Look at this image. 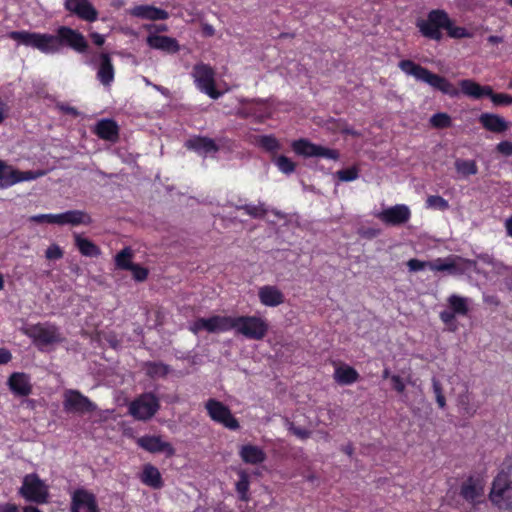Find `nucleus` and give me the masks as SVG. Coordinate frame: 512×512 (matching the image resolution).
Masks as SVG:
<instances>
[{
  "label": "nucleus",
  "instance_id": "nucleus-1",
  "mask_svg": "<svg viewBox=\"0 0 512 512\" xmlns=\"http://www.w3.org/2000/svg\"><path fill=\"white\" fill-rule=\"evenodd\" d=\"M7 37L46 55L59 53L62 47H68L79 54H85L89 49V43L85 36L80 31L68 26H59L56 34L22 30L11 31Z\"/></svg>",
  "mask_w": 512,
  "mask_h": 512
},
{
  "label": "nucleus",
  "instance_id": "nucleus-2",
  "mask_svg": "<svg viewBox=\"0 0 512 512\" xmlns=\"http://www.w3.org/2000/svg\"><path fill=\"white\" fill-rule=\"evenodd\" d=\"M267 319L256 315L221 316L214 315L209 318H198L189 327L194 334L205 330L209 333L234 330L236 334L246 339L261 341L269 332Z\"/></svg>",
  "mask_w": 512,
  "mask_h": 512
},
{
  "label": "nucleus",
  "instance_id": "nucleus-3",
  "mask_svg": "<svg viewBox=\"0 0 512 512\" xmlns=\"http://www.w3.org/2000/svg\"><path fill=\"white\" fill-rule=\"evenodd\" d=\"M398 67L407 75L413 76L416 80L430 85L435 90L442 92L450 97L458 95V90L445 77L435 74L427 68L415 63L412 60L404 59L398 63Z\"/></svg>",
  "mask_w": 512,
  "mask_h": 512
},
{
  "label": "nucleus",
  "instance_id": "nucleus-4",
  "mask_svg": "<svg viewBox=\"0 0 512 512\" xmlns=\"http://www.w3.org/2000/svg\"><path fill=\"white\" fill-rule=\"evenodd\" d=\"M489 499L499 509H512V466L502 468L494 478Z\"/></svg>",
  "mask_w": 512,
  "mask_h": 512
},
{
  "label": "nucleus",
  "instance_id": "nucleus-5",
  "mask_svg": "<svg viewBox=\"0 0 512 512\" xmlns=\"http://www.w3.org/2000/svg\"><path fill=\"white\" fill-rule=\"evenodd\" d=\"M449 15L441 9L431 10L426 19H420L416 22L421 35L427 39L440 41L443 37L442 29L446 30L449 26Z\"/></svg>",
  "mask_w": 512,
  "mask_h": 512
},
{
  "label": "nucleus",
  "instance_id": "nucleus-6",
  "mask_svg": "<svg viewBox=\"0 0 512 512\" xmlns=\"http://www.w3.org/2000/svg\"><path fill=\"white\" fill-rule=\"evenodd\" d=\"M195 86L212 99H218L222 93L216 88L215 70L208 64L197 63L191 73Z\"/></svg>",
  "mask_w": 512,
  "mask_h": 512
},
{
  "label": "nucleus",
  "instance_id": "nucleus-7",
  "mask_svg": "<svg viewBox=\"0 0 512 512\" xmlns=\"http://www.w3.org/2000/svg\"><path fill=\"white\" fill-rule=\"evenodd\" d=\"M459 496L473 508L485 501V480L479 475H471L459 486Z\"/></svg>",
  "mask_w": 512,
  "mask_h": 512
},
{
  "label": "nucleus",
  "instance_id": "nucleus-8",
  "mask_svg": "<svg viewBox=\"0 0 512 512\" xmlns=\"http://www.w3.org/2000/svg\"><path fill=\"white\" fill-rule=\"evenodd\" d=\"M159 399L151 392L142 393L128 407L129 414L136 420L151 419L159 410Z\"/></svg>",
  "mask_w": 512,
  "mask_h": 512
},
{
  "label": "nucleus",
  "instance_id": "nucleus-9",
  "mask_svg": "<svg viewBox=\"0 0 512 512\" xmlns=\"http://www.w3.org/2000/svg\"><path fill=\"white\" fill-rule=\"evenodd\" d=\"M205 409L209 417L216 423L229 430H238L239 421L234 417L230 408L219 400L210 398L205 403Z\"/></svg>",
  "mask_w": 512,
  "mask_h": 512
},
{
  "label": "nucleus",
  "instance_id": "nucleus-10",
  "mask_svg": "<svg viewBox=\"0 0 512 512\" xmlns=\"http://www.w3.org/2000/svg\"><path fill=\"white\" fill-rule=\"evenodd\" d=\"M19 493L26 500L43 504L48 499V489L44 482L36 474H28L23 479Z\"/></svg>",
  "mask_w": 512,
  "mask_h": 512
},
{
  "label": "nucleus",
  "instance_id": "nucleus-11",
  "mask_svg": "<svg viewBox=\"0 0 512 512\" xmlns=\"http://www.w3.org/2000/svg\"><path fill=\"white\" fill-rule=\"evenodd\" d=\"M293 151L305 158L319 157L331 160L339 159V152L336 149H330L321 145H316L307 139H299L292 142Z\"/></svg>",
  "mask_w": 512,
  "mask_h": 512
},
{
  "label": "nucleus",
  "instance_id": "nucleus-12",
  "mask_svg": "<svg viewBox=\"0 0 512 512\" xmlns=\"http://www.w3.org/2000/svg\"><path fill=\"white\" fill-rule=\"evenodd\" d=\"M63 408L67 413L86 414L94 412L97 406L80 391L67 389L63 394Z\"/></svg>",
  "mask_w": 512,
  "mask_h": 512
},
{
  "label": "nucleus",
  "instance_id": "nucleus-13",
  "mask_svg": "<svg viewBox=\"0 0 512 512\" xmlns=\"http://www.w3.org/2000/svg\"><path fill=\"white\" fill-rule=\"evenodd\" d=\"M26 334L37 346H48L63 340L59 329L50 323L35 324L26 331Z\"/></svg>",
  "mask_w": 512,
  "mask_h": 512
},
{
  "label": "nucleus",
  "instance_id": "nucleus-14",
  "mask_svg": "<svg viewBox=\"0 0 512 512\" xmlns=\"http://www.w3.org/2000/svg\"><path fill=\"white\" fill-rule=\"evenodd\" d=\"M376 217L386 225L400 226L407 223L411 217L410 209L404 204H397L379 212Z\"/></svg>",
  "mask_w": 512,
  "mask_h": 512
},
{
  "label": "nucleus",
  "instance_id": "nucleus-15",
  "mask_svg": "<svg viewBox=\"0 0 512 512\" xmlns=\"http://www.w3.org/2000/svg\"><path fill=\"white\" fill-rule=\"evenodd\" d=\"M72 512H99L96 497L86 489H76L72 494Z\"/></svg>",
  "mask_w": 512,
  "mask_h": 512
},
{
  "label": "nucleus",
  "instance_id": "nucleus-16",
  "mask_svg": "<svg viewBox=\"0 0 512 512\" xmlns=\"http://www.w3.org/2000/svg\"><path fill=\"white\" fill-rule=\"evenodd\" d=\"M64 7L81 20L94 22L98 18V11L89 0H65Z\"/></svg>",
  "mask_w": 512,
  "mask_h": 512
},
{
  "label": "nucleus",
  "instance_id": "nucleus-17",
  "mask_svg": "<svg viewBox=\"0 0 512 512\" xmlns=\"http://www.w3.org/2000/svg\"><path fill=\"white\" fill-rule=\"evenodd\" d=\"M137 445L150 453H164L166 457L175 455L172 444L162 440L160 436H142L137 439Z\"/></svg>",
  "mask_w": 512,
  "mask_h": 512
},
{
  "label": "nucleus",
  "instance_id": "nucleus-18",
  "mask_svg": "<svg viewBox=\"0 0 512 512\" xmlns=\"http://www.w3.org/2000/svg\"><path fill=\"white\" fill-rule=\"evenodd\" d=\"M146 43L150 48L160 50L168 54H175L180 51L178 41L170 36L150 34L146 38Z\"/></svg>",
  "mask_w": 512,
  "mask_h": 512
},
{
  "label": "nucleus",
  "instance_id": "nucleus-19",
  "mask_svg": "<svg viewBox=\"0 0 512 512\" xmlns=\"http://www.w3.org/2000/svg\"><path fill=\"white\" fill-rule=\"evenodd\" d=\"M8 386L17 397H27L32 392L30 377L21 372H14L8 378Z\"/></svg>",
  "mask_w": 512,
  "mask_h": 512
},
{
  "label": "nucleus",
  "instance_id": "nucleus-20",
  "mask_svg": "<svg viewBox=\"0 0 512 512\" xmlns=\"http://www.w3.org/2000/svg\"><path fill=\"white\" fill-rule=\"evenodd\" d=\"M100 63L97 70V79L105 87H110L114 81L115 69L109 53L102 52L99 55Z\"/></svg>",
  "mask_w": 512,
  "mask_h": 512
},
{
  "label": "nucleus",
  "instance_id": "nucleus-21",
  "mask_svg": "<svg viewBox=\"0 0 512 512\" xmlns=\"http://www.w3.org/2000/svg\"><path fill=\"white\" fill-rule=\"evenodd\" d=\"M129 14L133 17L157 21L169 18V13L161 8L152 5H136L130 9Z\"/></svg>",
  "mask_w": 512,
  "mask_h": 512
},
{
  "label": "nucleus",
  "instance_id": "nucleus-22",
  "mask_svg": "<svg viewBox=\"0 0 512 512\" xmlns=\"http://www.w3.org/2000/svg\"><path fill=\"white\" fill-rule=\"evenodd\" d=\"M258 297L264 306L276 307L284 303L285 296L282 291L273 285H264L258 290Z\"/></svg>",
  "mask_w": 512,
  "mask_h": 512
},
{
  "label": "nucleus",
  "instance_id": "nucleus-23",
  "mask_svg": "<svg viewBox=\"0 0 512 512\" xmlns=\"http://www.w3.org/2000/svg\"><path fill=\"white\" fill-rule=\"evenodd\" d=\"M461 92L473 99H482L492 93V87L489 85H480L474 80L464 79L459 82Z\"/></svg>",
  "mask_w": 512,
  "mask_h": 512
},
{
  "label": "nucleus",
  "instance_id": "nucleus-24",
  "mask_svg": "<svg viewBox=\"0 0 512 512\" xmlns=\"http://www.w3.org/2000/svg\"><path fill=\"white\" fill-rule=\"evenodd\" d=\"M430 270L447 272L451 275L462 274V267L458 265V256L450 255L446 258H437L431 261Z\"/></svg>",
  "mask_w": 512,
  "mask_h": 512
},
{
  "label": "nucleus",
  "instance_id": "nucleus-25",
  "mask_svg": "<svg viewBox=\"0 0 512 512\" xmlns=\"http://www.w3.org/2000/svg\"><path fill=\"white\" fill-rule=\"evenodd\" d=\"M92 223V219L88 213L81 210H70L61 214H57V225L70 224L73 226L77 225H89Z\"/></svg>",
  "mask_w": 512,
  "mask_h": 512
},
{
  "label": "nucleus",
  "instance_id": "nucleus-26",
  "mask_svg": "<svg viewBox=\"0 0 512 512\" xmlns=\"http://www.w3.org/2000/svg\"><path fill=\"white\" fill-rule=\"evenodd\" d=\"M239 456L246 464L258 465L266 460L264 450L256 445L246 444L240 448Z\"/></svg>",
  "mask_w": 512,
  "mask_h": 512
},
{
  "label": "nucleus",
  "instance_id": "nucleus-27",
  "mask_svg": "<svg viewBox=\"0 0 512 512\" xmlns=\"http://www.w3.org/2000/svg\"><path fill=\"white\" fill-rule=\"evenodd\" d=\"M140 480L143 484L153 489H161L164 486L160 471L152 464L144 465Z\"/></svg>",
  "mask_w": 512,
  "mask_h": 512
},
{
  "label": "nucleus",
  "instance_id": "nucleus-28",
  "mask_svg": "<svg viewBox=\"0 0 512 512\" xmlns=\"http://www.w3.org/2000/svg\"><path fill=\"white\" fill-rule=\"evenodd\" d=\"M186 147L193 149L199 154H211L218 151L219 147L214 140L207 137H194L186 142Z\"/></svg>",
  "mask_w": 512,
  "mask_h": 512
},
{
  "label": "nucleus",
  "instance_id": "nucleus-29",
  "mask_svg": "<svg viewBox=\"0 0 512 512\" xmlns=\"http://www.w3.org/2000/svg\"><path fill=\"white\" fill-rule=\"evenodd\" d=\"M333 377L340 385H350L358 381L360 375L353 367L349 365H341L336 367Z\"/></svg>",
  "mask_w": 512,
  "mask_h": 512
},
{
  "label": "nucleus",
  "instance_id": "nucleus-30",
  "mask_svg": "<svg viewBox=\"0 0 512 512\" xmlns=\"http://www.w3.org/2000/svg\"><path fill=\"white\" fill-rule=\"evenodd\" d=\"M471 300L467 297L452 294L447 299L448 308L456 316H467L470 311Z\"/></svg>",
  "mask_w": 512,
  "mask_h": 512
},
{
  "label": "nucleus",
  "instance_id": "nucleus-31",
  "mask_svg": "<svg viewBox=\"0 0 512 512\" xmlns=\"http://www.w3.org/2000/svg\"><path fill=\"white\" fill-rule=\"evenodd\" d=\"M74 243L83 256L97 257L101 254L100 248L95 243L79 234H74Z\"/></svg>",
  "mask_w": 512,
  "mask_h": 512
},
{
  "label": "nucleus",
  "instance_id": "nucleus-32",
  "mask_svg": "<svg viewBox=\"0 0 512 512\" xmlns=\"http://www.w3.org/2000/svg\"><path fill=\"white\" fill-rule=\"evenodd\" d=\"M18 183L17 170L0 160V188H6Z\"/></svg>",
  "mask_w": 512,
  "mask_h": 512
},
{
  "label": "nucleus",
  "instance_id": "nucleus-33",
  "mask_svg": "<svg viewBox=\"0 0 512 512\" xmlns=\"http://www.w3.org/2000/svg\"><path fill=\"white\" fill-rule=\"evenodd\" d=\"M255 144L273 154H276L281 149L279 141L271 135L255 137Z\"/></svg>",
  "mask_w": 512,
  "mask_h": 512
},
{
  "label": "nucleus",
  "instance_id": "nucleus-34",
  "mask_svg": "<svg viewBox=\"0 0 512 512\" xmlns=\"http://www.w3.org/2000/svg\"><path fill=\"white\" fill-rule=\"evenodd\" d=\"M455 169L462 177H468L478 173V167L474 160L456 159L454 163Z\"/></svg>",
  "mask_w": 512,
  "mask_h": 512
},
{
  "label": "nucleus",
  "instance_id": "nucleus-35",
  "mask_svg": "<svg viewBox=\"0 0 512 512\" xmlns=\"http://www.w3.org/2000/svg\"><path fill=\"white\" fill-rule=\"evenodd\" d=\"M144 369L149 377H165L170 372V367L162 362L148 361Z\"/></svg>",
  "mask_w": 512,
  "mask_h": 512
},
{
  "label": "nucleus",
  "instance_id": "nucleus-36",
  "mask_svg": "<svg viewBox=\"0 0 512 512\" xmlns=\"http://www.w3.org/2000/svg\"><path fill=\"white\" fill-rule=\"evenodd\" d=\"M483 128H507L504 118L490 113H483L479 118Z\"/></svg>",
  "mask_w": 512,
  "mask_h": 512
},
{
  "label": "nucleus",
  "instance_id": "nucleus-37",
  "mask_svg": "<svg viewBox=\"0 0 512 512\" xmlns=\"http://www.w3.org/2000/svg\"><path fill=\"white\" fill-rule=\"evenodd\" d=\"M133 258V252L131 248L126 247L122 249L119 253L115 256V265L117 268L122 270H128L132 263Z\"/></svg>",
  "mask_w": 512,
  "mask_h": 512
},
{
  "label": "nucleus",
  "instance_id": "nucleus-38",
  "mask_svg": "<svg viewBox=\"0 0 512 512\" xmlns=\"http://www.w3.org/2000/svg\"><path fill=\"white\" fill-rule=\"evenodd\" d=\"M249 475L245 471L239 472V480L236 483V491L239 494V498L242 501H249Z\"/></svg>",
  "mask_w": 512,
  "mask_h": 512
},
{
  "label": "nucleus",
  "instance_id": "nucleus-39",
  "mask_svg": "<svg viewBox=\"0 0 512 512\" xmlns=\"http://www.w3.org/2000/svg\"><path fill=\"white\" fill-rule=\"evenodd\" d=\"M272 161L284 174H291L295 171L296 164L284 155L273 156Z\"/></svg>",
  "mask_w": 512,
  "mask_h": 512
},
{
  "label": "nucleus",
  "instance_id": "nucleus-40",
  "mask_svg": "<svg viewBox=\"0 0 512 512\" xmlns=\"http://www.w3.org/2000/svg\"><path fill=\"white\" fill-rule=\"evenodd\" d=\"M449 27L446 28L447 35L453 39L472 38L473 33L465 27L454 25L453 21L449 18Z\"/></svg>",
  "mask_w": 512,
  "mask_h": 512
},
{
  "label": "nucleus",
  "instance_id": "nucleus-41",
  "mask_svg": "<svg viewBox=\"0 0 512 512\" xmlns=\"http://www.w3.org/2000/svg\"><path fill=\"white\" fill-rule=\"evenodd\" d=\"M451 121V117L444 112L436 113L430 118V124L433 128H449Z\"/></svg>",
  "mask_w": 512,
  "mask_h": 512
},
{
  "label": "nucleus",
  "instance_id": "nucleus-42",
  "mask_svg": "<svg viewBox=\"0 0 512 512\" xmlns=\"http://www.w3.org/2000/svg\"><path fill=\"white\" fill-rule=\"evenodd\" d=\"M458 406L464 414L469 417L473 416L477 411V408L470 404V396L468 393L459 395Z\"/></svg>",
  "mask_w": 512,
  "mask_h": 512
},
{
  "label": "nucleus",
  "instance_id": "nucleus-43",
  "mask_svg": "<svg viewBox=\"0 0 512 512\" xmlns=\"http://www.w3.org/2000/svg\"><path fill=\"white\" fill-rule=\"evenodd\" d=\"M426 204L428 208L437 209V210H447L449 208L448 201L443 197L438 195H431L427 198Z\"/></svg>",
  "mask_w": 512,
  "mask_h": 512
},
{
  "label": "nucleus",
  "instance_id": "nucleus-44",
  "mask_svg": "<svg viewBox=\"0 0 512 512\" xmlns=\"http://www.w3.org/2000/svg\"><path fill=\"white\" fill-rule=\"evenodd\" d=\"M495 106H509L512 104V95L506 93H492L488 96Z\"/></svg>",
  "mask_w": 512,
  "mask_h": 512
},
{
  "label": "nucleus",
  "instance_id": "nucleus-45",
  "mask_svg": "<svg viewBox=\"0 0 512 512\" xmlns=\"http://www.w3.org/2000/svg\"><path fill=\"white\" fill-rule=\"evenodd\" d=\"M238 209L244 210L248 215L253 218H261L266 214V209L262 205H243Z\"/></svg>",
  "mask_w": 512,
  "mask_h": 512
},
{
  "label": "nucleus",
  "instance_id": "nucleus-46",
  "mask_svg": "<svg viewBox=\"0 0 512 512\" xmlns=\"http://www.w3.org/2000/svg\"><path fill=\"white\" fill-rule=\"evenodd\" d=\"M92 132L100 139L115 143L119 139V130H92Z\"/></svg>",
  "mask_w": 512,
  "mask_h": 512
},
{
  "label": "nucleus",
  "instance_id": "nucleus-47",
  "mask_svg": "<svg viewBox=\"0 0 512 512\" xmlns=\"http://www.w3.org/2000/svg\"><path fill=\"white\" fill-rule=\"evenodd\" d=\"M336 175L341 181H353L358 178V169L356 167H350L342 169L336 172Z\"/></svg>",
  "mask_w": 512,
  "mask_h": 512
},
{
  "label": "nucleus",
  "instance_id": "nucleus-48",
  "mask_svg": "<svg viewBox=\"0 0 512 512\" xmlns=\"http://www.w3.org/2000/svg\"><path fill=\"white\" fill-rule=\"evenodd\" d=\"M287 426L288 430L301 440H306L311 436L310 430L303 427H298L293 422L287 421Z\"/></svg>",
  "mask_w": 512,
  "mask_h": 512
},
{
  "label": "nucleus",
  "instance_id": "nucleus-49",
  "mask_svg": "<svg viewBox=\"0 0 512 512\" xmlns=\"http://www.w3.org/2000/svg\"><path fill=\"white\" fill-rule=\"evenodd\" d=\"M128 270L132 272L134 280L138 282L145 281L149 274L148 269L140 266L139 264L131 265Z\"/></svg>",
  "mask_w": 512,
  "mask_h": 512
},
{
  "label": "nucleus",
  "instance_id": "nucleus-50",
  "mask_svg": "<svg viewBox=\"0 0 512 512\" xmlns=\"http://www.w3.org/2000/svg\"><path fill=\"white\" fill-rule=\"evenodd\" d=\"M56 109L63 114L68 115L73 118H77L81 115V112L77 110V108L69 105L68 103L58 102L56 103Z\"/></svg>",
  "mask_w": 512,
  "mask_h": 512
},
{
  "label": "nucleus",
  "instance_id": "nucleus-51",
  "mask_svg": "<svg viewBox=\"0 0 512 512\" xmlns=\"http://www.w3.org/2000/svg\"><path fill=\"white\" fill-rule=\"evenodd\" d=\"M29 221L35 222L38 224H42V223L57 224V214L34 215L29 218Z\"/></svg>",
  "mask_w": 512,
  "mask_h": 512
},
{
  "label": "nucleus",
  "instance_id": "nucleus-52",
  "mask_svg": "<svg viewBox=\"0 0 512 512\" xmlns=\"http://www.w3.org/2000/svg\"><path fill=\"white\" fill-rule=\"evenodd\" d=\"M64 252L57 244L50 245L45 251V257L48 260H59L63 257Z\"/></svg>",
  "mask_w": 512,
  "mask_h": 512
},
{
  "label": "nucleus",
  "instance_id": "nucleus-53",
  "mask_svg": "<svg viewBox=\"0 0 512 512\" xmlns=\"http://www.w3.org/2000/svg\"><path fill=\"white\" fill-rule=\"evenodd\" d=\"M430 265H431V261H421V260L416 259V258L410 259L407 262V267L412 272L421 271V270H423L425 268H429L430 269Z\"/></svg>",
  "mask_w": 512,
  "mask_h": 512
},
{
  "label": "nucleus",
  "instance_id": "nucleus-54",
  "mask_svg": "<svg viewBox=\"0 0 512 512\" xmlns=\"http://www.w3.org/2000/svg\"><path fill=\"white\" fill-rule=\"evenodd\" d=\"M477 258L482 261L483 263L487 264V265H491L493 266L494 268L500 270L502 268H505L506 269V266L501 263V262H498L494 259V257L490 254H487V253H483V254H479L477 256Z\"/></svg>",
  "mask_w": 512,
  "mask_h": 512
},
{
  "label": "nucleus",
  "instance_id": "nucleus-55",
  "mask_svg": "<svg viewBox=\"0 0 512 512\" xmlns=\"http://www.w3.org/2000/svg\"><path fill=\"white\" fill-rule=\"evenodd\" d=\"M43 174L44 173L42 171H24V172H21V171L17 170V179H18V182L29 181V180H34V179L42 176Z\"/></svg>",
  "mask_w": 512,
  "mask_h": 512
},
{
  "label": "nucleus",
  "instance_id": "nucleus-56",
  "mask_svg": "<svg viewBox=\"0 0 512 512\" xmlns=\"http://www.w3.org/2000/svg\"><path fill=\"white\" fill-rule=\"evenodd\" d=\"M458 265L462 267V273H464L467 269H473L477 271V261L472 259H466L458 256Z\"/></svg>",
  "mask_w": 512,
  "mask_h": 512
},
{
  "label": "nucleus",
  "instance_id": "nucleus-57",
  "mask_svg": "<svg viewBox=\"0 0 512 512\" xmlns=\"http://www.w3.org/2000/svg\"><path fill=\"white\" fill-rule=\"evenodd\" d=\"M496 150L504 156H512V142L502 141L497 144Z\"/></svg>",
  "mask_w": 512,
  "mask_h": 512
},
{
  "label": "nucleus",
  "instance_id": "nucleus-58",
  "mask_svg": "<svg viewBox=\"0 0 512 512\" xmlns=\"http://www.w3.org/2000/svg\"><path fill=\"white\" fill-rule=\"evenodd\" d=\"M439 316L441 321L447 326L452 325L456 318V315L449 308L441 311Z\"/></svg>",
  "mask_w": 512,
  "mask_h": 512
},
{
  "label": "nucleus",
  "instance_id": "nucleus-59",
  "mask_svg": "<svg viewBox=\"0 0 512 512\" xmlns=\"http://www.w3.org/2000/svg\"><path fill=\"white\" fill-rule=\"evenodd\" d=\"M392 387L398 393H403L405 391V384L400 376L392 375L391 376Z\"/></svg>",
  "mask_w": 512,
  "mask_h": 512
},
{
  "label": "nucleus",
  "instance_id": "nucleus-60",
  "mask_svg": "<svg viewBox=\"0 0 512 512\" xmlns=\"http://www.w3.org/2000/svg\"><path fill=\"white\" fill-rule=\"evenodd\" d=\"M94 128H119L116 121L113 119H101L98 121Z\"/></svg>",
  "mask_w": 512,
  "mask_h": 512
},
{
  "label": "nucleus",
  "instance_id": "nucleus-61",
  "mask_svg": "<svg viewBox=\"0 0 512 512\" xmlns=\"http://www.w3.org/2000/svg\"><path fill=\"white\" fill-rule=\"evenodd\" d=\"M143 28L148 31L154 30L156 33L168 31V26L166 24H145L143 25Z\"/></svg>",
  "mask_w": 512,
  "mask_h": 512
},
{
  "label": "nucleus",
  "instance_id": "nucleus-62",
  "mask_svg": "<svg viewBox=\"0 0 512 512\" xmlns=\"http://www.w3.org/2000/svg\"><path fill=\"white\" fill-rule=\"evenodd\" d=\"M90 38L92 40V42L96 45V46H103L104 43H105V37L104 35L100 34V33H97V32H92L90 33Z\"/></svg>",
  "mask_w": 512,
  "mask_h": 512
},
{
  "label": "nucleus",
  "instance_id": "nucleus-63",
  "mask_svg": "<svg viewBox=\"0 0 512 512\" xmlns=\"http://www.w3.org/2000/svg\"><path fill=\"white\" fill-rule=\"evenodd\" d=\"M12 359V355L9 350L0 348V365L7 364Z\"/></svg>",
  "mask_w": 512,
  "mask_h": 512
},
{
  "label": "nucleus",
  "instance_id": "nucleus-64",
  "mask_svg": "<svg viewBox=\"0 0 512 512\" xmlns=\"http://www.w3.org/2000/svg\"><path fill=\"white\" fill-rule=\"evenodd\" d=\"M432 387H433V392L435 394V396H439V395H444L443 394V387H442V384L441 382L437 379V378H432Z\"/></svg>",
  "mask_w": 512,
  "mask_h": 512
}]
</instances>
